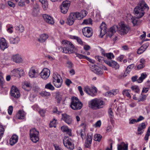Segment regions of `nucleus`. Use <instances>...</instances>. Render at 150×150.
<instances>
[{"label": "nucleus", "instance_id": "43", "mask_svg": "<svg viewBox=\"0 0 150 150\" xmlns=\"http://www.w3.org/2000/svg\"><path fill=\"white\" fill-rule=\"evenodd\" d=\"M104 56L106 57L108 59H111L112 58H114L115 57L113 53H111L105 54H104Z\"/></svg>", "mask_w": 150, "mask_h": 150}, {"label": "nucleus", "instance_id": "64", "mask_svg": "<svg viewBox=\"0 0 150 150\" xmlns=\"http://www.w3.org/2000/svg\"><path fill=\"white\" fill-rule=\"evenodd\" d=\"M112 93V91H108L106 93V95L108 96H114Z\"/></svg>", "mask_w": 150, "mask_h": 150}, {"label": "nucleus", "instance_id": "49", "mask_svg": "<svg viewBox=\"0 0 150 150\" xmlns=\"http://www.w3.org/2000/svg\"><path fill=\"white\" fill-rule=\"evenodd\" d=\"M56 120H54L52 121H51L50 122V127H56Z\"/></svg>", "mask_w": 150, "mask_h": 150}, {"label": "nucleus", "instance_id": "37", "mask_svg": "<svg viewBox=\"0 0 150 150\" xmlns=\"http://www.w3.org/2000/svg\"><path fill=\"white\" fill-rule=\"evenodd\" d=\"M62 96L61 95L58 93L57 94L55 99L58 104V105H59L60 103L62 100Z\"/></svg>", "mask_w": 150, "mask_h": 150}, {"label": "nucleus", "instance_id": "29", "mask_svg": "<svg viewBox=\"0 0 150 150\" xmlns=\"http://www.w3.org/2000/svg\"><path fill=\"white\" fill-rule=\"evenodd\" d=\"M9 40L11 44H16L19 42L20 38L18 36L14 37H11Z\"/></svg>", "mask_w": 150, "mask_h": 150}, {"label": "nucleus", "instance_id": "19", "mask_svg": "<svg viewBox=\"0 0 150 150\" xmlns=\"http://www.w3.org/2000/svg\"><path fill=\"white\" fill-rule=\"evenodd\" d=\"M24 73L23 70L21 68H18L14 69L12 71L11 73V74L12 76H17L19 75L21 76Z\"/></svg>", "mask_w": 150, "mask_h": 150}, {"label": "nucleus", "instance_id": "53", "mask_svg": "<svg viewBox=\"0 0 150 150\" xmlns=\"http://www.w3.org/2000/svg\"><path fill=\"white\" fill-rule=\"evenodd\" d=\"M46 112L45 109H40L39 110V112L42 117H44L45 115V113Z\"/></svg>", "mask_w": 150, "mask_h": 150}, {"label": "nucleus", "instance_id": "35", "mask_svg": "<svg viewBox=\"0 0 150 150\" xmlns=\"http://www.w3.org/2000/svg\"><path fill=\"white\" fill-rule=\"evenodd\" d=\"M77 133L78 135L80 136L83 139L85 138V133L84 131L82 129L77 131Z\"/></svg>", "mask_w": 150, "mask_h": 150}, {"label": "nucleus", "instance_id": "52", "mask_svg": "<svg viewBox=\"0 0 150 150\" xmlns=\"http://www.w3.org/2000/svg\"><path fill=\"white\" fill-rule=\"evenodd\" d=\"M134 67V64H131L129 65L127 67L126 71L127 72H129L131 69Z\"/></svg>", "mask_w": 150, "mask_h": 150}, {"label": "nucleus", "instance_id": "25", "mask_svg": "<svg viewBox=\"0 0 150 150\" xmlns=\"http://www.w3.org/2000/svg\"><path fill=\"white\" fill-rule=\"evenodd\" d=\"M32 14L34 16H37L39 12V6L38 3L35 1L34 2Z\"/></svg>", "mask_w": 150, "mask_h": 150}, {"label": "nucleus", "instance_id": "14", "mask_svg": "<svg viewBox=\"0 0 150 150\" xmlns=\"http://www.w3.org/2000/svg\"><path fill=\"white\" fill-rule=\"evenodd\" d=\"M93 138V134L92 133H90L87 134V138L86 140L84 146L86 148H89L91 145Z\"/></svg>", "mask_w": 150, "mask_h": 150}, {"label": "nucleus", "instance_id": "12", "mask_svg": "<svg viewBox=\"0 0 150 150\" xmlns=\"http://www.w3.org/2000/svg\"><path fill=\"white\" fill-rule=\"evenodd\" d=\"M82 32L83 35L87 38L91 37L93 33L92 29L90 27H85L82 30Z\"/></svg>", "mask_w": 150, "mask_h": 150}, {"label": "nucleus", "instance_id": "16", "mask_svg": "<svg viewBox=\"0 0 150 150\" xmlns=\"http://www.w3.org/2000/svg\"><path fill=\"white\" fill-rule=\"evenodd\" d=\"M90 68L91 70L97 75H100L103 74L101 69L97 66L96 65H90Z\"/></svg>", "mask_w": 150, "mask_h": 150}, {"label": "nucleus", "instance_id": "5", "mask_svg": "<svg viewBox=\"0 0 150 150\" xmlns=\"http://www.w3.org/2000/svg\"><path fill=\"white\" fill-rule=\"evenodd\" d=\"M62 82L61 76L57 73L53 74L52 83L56 87L59 88L61 87Z\"/></svg>", "mask_w": 150, "mask_h": 150}, {"label": "nucleus", "instance_id": "46", "mask_svg": "<svg viewBox=\"0 0 150 150\" xmlns=\"http://www.w3.org/2000/svg\"><path fill=\"white\" fill-rule=\"evenodd\" d=\"M68 9L69 8H68L67 7H64V6H60L61 12L63 13H66L67 12Z\"/></svg>", "mask_w": 150, "mask_h": 150}, {"label": "nucleus", "instance_id": "18", "mask_svg": "<svg viewBox=\"0 0 150 150\" xmlns=\"http://www.w3.org/2000/svg\"><path fill=\"white\" fill-rule=\"evenodd\" d=\"M50 71L48 69L45 68L40 73L41 77L43 79H47L50 75Z\"/></svg>", "mask_w": 150, "mask_h": 150}, {"label": "nucleus", "instance_id": "10", "mask_svg": "<svg viewBox=\"0 0 150 150\" xmlns=\"http://www.w3.org/2000/svg\"><path fill=\"white\" fill-rule=\"evenodd\" d=\"M39 73L38 69L35 67H33L30 69L29 75L31 78H36L37 77Z\"/></svg>", "mask_w": 150, "mask_h": 150}, {"label": "nucleus", "instance_id": "7", "mask_svg": "<svg viewBox=\"0 0 150 150\" xmlns=\"http://www.w3.org/2000/svg\"><path fill=\"white\" fill-rule=\"evenodd\" d=\"M83 90L87 94L93 96H96L97 94V89L93 86L91 87L86 86L84 87Z\"/></svg>", "mask_w": 150, "mask_h": 150}, {"label": "nucleus", "instance_id": "27", "mask_svg": "<svg viewBox=\"0 0 150 150\" xmlns=\"http://www.w3.org/2000/svg\"><path fill=\"white\" fill-rule=\"evenodd\" d=\"M149 45L148 42L146 43L141 46L138 50L137 53L138 54H141L143 53L147 48Z\"/></svg>", "mask_w": 150, "mask_h": 150}, {"label": "nucleus", "instance_id": "30", "mask_svg": "<svg viewBox=\"0 0 150 150\" xmlns=\"http://www.w3.org/2000/svg\"><path fill=\"white\" fill-rule=\"evenodd\" d=\"M25 115L26 113L24 111L20 110L17 113L16 116L19 119H23L24 118Z\"/></svg>", "mask_w": 150, "mask_h": 150}, {"label": "nucleus", "instance_id": "45", "mask_svg": "<svg viewBox=\"0 0 150 150\" xmlns=\"http://www.w3.org/2000/svg\"><path fill=\"white\" fill-rule=\"evenodd\" d=\"M131 88L133 91L135 92L138 93L140 91L139 89L138 86H134L131 87Z\"/></svg>", "mask_w": 150, "mask_h": 150}, {"label": "nucleus", "instance_id": "13", "mask_svg": "<svg viewBox=\"0 0 150 150\" xmlns=\"http://www.w3.org/2000/svg\"><path fill=\"white\" fill-rule=\"evenodd\" d=\"M62 119L68 125H71L73 122L71 117L66 113L62 114Z\"/></svg>", "mask_w": 150, "mask_h": 150}, {"label": "nucleus", "instance_id": "59", "mask_svg": "<svg viewBox=\"0 0 150 150\" xmlns=\"http://www.w3.org/2000/svg\"><path fill=\"white\" fill-rule=\"evenodd\" d=\"M76 13V15L77 16L76 18L78 20H81V19L83 18L82 16H81L80 12H76L75 13Z\"/></svg>", "mask_w": 150, "mask_h": 150}, {"label": "nucleus", "instance_id": "57", "mask_svg": "<svg viewBox=\"0 0 150 150\" xmlns=\"http://www.w3.org/2000/svg\"><path fill=\"white\" fill-rule=\"evenodd\" d=\"M69 129L67 126H63L61 128V130L63 132H66Z\"/></svg>", "mask_w": 150, "mask_h": 150}, {"label": "nucleus", "instance_id": "58", "mask_svg": "<svg viewBox=\"0 0 150 150\" xmlns=\"http://www.w3.org/2000/svg\"><path fill=\"white\" fill-rule=\"evenodd\" d=\"M13 110V107L11 105L9 107L8 109V112L9 115H11L12 114Z\"/></svg>", "mask_w": 150, "mask_h": 150}, {"label": "nucleus", "instance_id": "48", "mask_svg": "<svg viewBox=\"0 0 150 150\" xmlns=\"http://www.w3.org/2000/svg\"><path fill=\"white\" fill-rule=\"evenodd\" d=\"M146 96L145 95H143L141 93V97L138 99V101H143L146 99Z\"/></svg>", "mask_w": 150, "mask_h": 150}, {"label": "nucleus", "instance_id": "51", "mask_svg": "<svg viewBox=\"0 0 150 150\" xmlns=\"http://www.w3.org/2000/svg\"><path fill=\"white\" fill-rule=\"evenodd\" d=\"M4 129L3 126L0 125V139L2 137L4 132Z\"/></svg>", "mask_w": 150, "mask_h": 150}, {"label": "nucleus", "instance_id": "8", "mask_svg": "<svg viewBox=\"0 0 150 150\" xmlns=\"http://www.w3.org/2000/svg\"><path fill=\"white\" fill-rule=\"evenodd\" d=\"M39 132L35 128L30 130V136L31 140L34 143H36L39 139Z\"/></svg>", "mask_w": 150, "mask_h": 150}, {"label": "nucleus", "instance_id": "50", "mask_svg": "<svg viewBox=\"0 0 150 150\" xmlns=\"http://www.w3.org/2000/svg\"><path fill=\"white\" fill-rule=\"evenodd\" d=\"M41 95L42 96H48L50 95V93L49 92L43 91L41 93Z\"/></svg>", "mask_w": 150, "mask_h": 150}, {"label": "nucleus", "instance_id": "3", "mask_svg": "<svg viewBox=\"0 0 150 150\" xmlns=\"http://www.w3.org/2000/svg\"><path fill=\"white\" fill-rule=\"evenodd\" d=\"M105 103L103 100L98 98L93 99L88 103L89 107L93 110L100 108Z\"/></svg>", "mask_w": 150, "mask_h": 150}, {"label": "nucleus", "instance_id": "20", "mask_svg": "<svg viewBox=\"0 0 150 150\" xmlns=\"http://www.w3.org/2000/svg\"><path fill=\"white\" fill-rule=\"evenodd\" d=\"M11 60L17 63L22 62L23 59L20 55L18 54L13 55L11 58Z\"/></svg>", "mask_w": 150, "mask_h": 150}, {"label": "nucleus", "instance_id": "28", "mask_svg": "<svg viewBox=\"0 0 150 150\" xmlns=\"http://www.w3.org/2000/svg\"><path fill=\"white\" fill-rule=\"evenodd\" d=\"M118 27L116 25H115L111 27L108 31L109 36L110 37H112L117 31H118Z\"/></svg>", "mask_w": 150, "mask_h": 150}, {"label": "nucleus", "instance_id": "26", "mask_svg": "<svg viewBox=\"0 0 150 150\" xmlns=\"http://www.w3.org/2000/svg\"><path fill=\"white\" fill-rule=\"evenodd\" d=\"M18 137L16 134L13 135L10 139L9 143L11 146H13L17 142Z\"/></svg>", "mask_w": 150, "mask_h": 150}, {"label": "nucleus", "instance_id": "41", "mask_svg": "<svg viewBox=\"0 0 150 150\" xmlns=\"http://www.w3.org/2000/svg\"><path fill=\"white\" fill-rule=\"evenodd\" d=\"M4 79L2 73L0 71V87H2L4 83Z\"/></svg>", "mask_w": 150, "mask_h": 150}, {"label": "nucleus", "instance_id": "22", "mask_svg": "<svg viewBox=\"0 0 150 150\" xmlns=\"http://www.w3.org/2000/svg\"><path fill=\"white\" fill-rule=\"evenodd\" d=\"M8 47L6 40L4 38L0 39V48L3 50H4Z\"/></svg>", "mask_w": 150, "mask_h": 150}, {"label": "nucleus", "instance_id": "54", "mask_svg": "<svg viewBox=\"0 0 150 150\" xmlns=\"http://www.w3.org/2000/svg\"><path fill=\"white\" fill-rule=\"evenodd\" d=\"M101 122L100 120H99L95 124L93 125V126L96 127H100L101 125Z\"/></svg>", "mask_w": 150, "mask_h": 150}, {"label": "nucleus", "instance_id": "21", "mask_svg": "<svg viewBox=\"0 0 150 150\" xmlns=\"http://www.w3.org/2000/svg\"><path fill=\"white\" fill-rule=\"evenodd\" d=\"M76 15L75 13H70L68 19V23L69 25H72L74 23L75 20L76 18Z\"/></svg>", "mask_w": 150, "mask_h": 150}, {"label": "nucleus", "instance_id": "38", "mask_svg": "<svg viewBox=\"0 0 150 150\" xmlns=\"http://www.w3.org/2000/svg\"><path fill=\"white\" fill-rule=\"evenodd\" d=\"M45 88H46L52 91L54 89V88L50 83H49L45 86Z\"/></svg>", "mask_w": 150, "mask_h": 150}, {"label": "nucleus", "instance_id": "62", "mask_svg": "<svg viewBox=\"0 0 150 150\" xmlns=\"http://www.w3.org/2000/svg\"><path fill=\"white\" fill-rule=\"evenodd\" d=\"M96 59L99 62H101L103 59V58L101 57L97 56L95 57Z\"/></svg>", "mask_w": 150, "mask_h": 150}, {"label": "nucleus", "instance_id": "17", "mask_svg": "<svg viewBox=\"0 0 150 150\" xmlns=\"http://www.w3.org/2000/svg\"><path fill=\"white\" fill-rule=\"evenodd\" d=\"M42 17L46 23L51 25L54 23V21L53 18L50 15L44 14L43 15Z\"/></svg>", "mask_w": 150, "mask_h": 150}, {"label": "nucleus", "instance_id": "61", "mask_svg": "<svg viewBox=\"0 0 150 150\" xmlns=\"http://www.w3.org/2000/svg\"><path fill=\"white\" fill-rule=\"evenodd\" d=\"M8 4L9 6L11 7L14 8L15 6V4L13 3L11 1H8Z\"/></svg>", "mask_w": 150, "mask_h": 150}, {"label": "nucleus", "instance_id": "55", "mask_svg": "<svg viewBox=\"0 0 150 150\" xmlns=\"http://www.w3.org/2000/svg\"><path fill=\"white\" fill-rule=\"evenodd\" d=\"M18 5L20 6H23L25 5V1L24 0H20L18 2Z\"/></svg>", "mask_w": 150, "mask_h": 150}, {"label": "nucleus", "instance_id": "15", "mask_svg": "<svg viewBox=\"0 0 150 150\" xmlns=\"http://www.w3.org/2000/svg\"><path fill=\"white\" fill-rule=\"evenodd\" d=\"M104 62L106 64L115 69H117L119 68L120 65L119 64L114 60H105Z\"/></svg>", "mask_w": 150, "mask_h": 150}, {"label": "nucleus", "instance_id": "4", "mask_svg": "<svg viewBox=\"0 0 150 150\" xmlns=\"http://www.w3.org/2000/svg\"><path fill=\"white\" fill-rule=\"evenodd\" d=\"M83 104L78 98L73 97L71 99V103L70 105L71 108L74 110L80 109L82 107Z\"/></svg>", "mask_w": 150, "mask_h": 150}, {"label": "nucleus", "instance_id": "56", "mask_svg": "<svg viewBox=\"0 0 150 150\" xmlns=\"http://www.w3.org/2000/svg\"><path fill=\"white\" fill-rule=\"evenodd\" d=\"M80 14L82 16L83 18L86 16L87 14V12L85 10H82L80 12Z\"/></svg>", "mask_w": 150, "mask_h": 150}, {"label": "nucleus", "instance_id": "6", "mask_svg": "<svg viewBox=\"0 0 150 150\" xmlns=\"http://www.w3.org/2000/svg\"><path fill=\"white\" fill-rule=\"evenodd\" d=\"M118 33L121 35L127 34L130 30L129 26L124 24V22H121L119 24Z\"/></svg>", "mask_w": 150, "mask_h": 150}, {"label": "nucleus", "instance_id": "2", "mask_svg": "<svg viewBox=\"0 0 150 150\" xmlns=\"http://www.w3.org/2000/svg\"><path fill=\"white\" fill-rule=\"evenodd\" d=\"M62 44L64 47H63L61 46L58 47L60 51L63 53L69 54L73 53L74 52V46L71 42L64 40L62 41Z\"/></svg>", "mask_w": 150, "mask_h": 150}, {"label": "nucleus", "instance_id": "34", "mask_svg": "<svg viewBox=\"0 0 150 150\" xmlns=\"http://www.w3.org/2000/svg\"><path fill=\"white\" fill-rule=\"evenodd\" d=\"M15 28L16 30L20 32H23L24 30V27L22 24H20L18 26H16Z\"/></svg>", "mask_w": 150, "mask_h": 150}, {"label": "nucleus", "instance_id": "24", "mask_svg": "<svg viewBox=\"0 0 150 150\" xmlns=\"http://www.w3.org/2000/svg\"><path fill=\"white\" fill-rule=\"evenodd\" d=\"M146 125L144 122H142L139 124L138 127V133L137 134L141 135L143 133L144 129L146 128Z\"/></svg>", "mask_w": 150, "mask_h": 150}, {"label": "nucleus", "instance_id": "39", "mask_svg": "<svg viewBox=\"0 0 150 150\" xmlns=\"http://www.w3.org/2000/svg\"><path fill=\"white\" fill-rule=\"evenodd\" d=\"M70 5V2L68 1H66L63 2L61 6L69 8Z\"/></svg>", "mask_w": 150, "mask_h": 150}, {"label": "nucleus", "instance_id": "31", "mask_svg": "<svg viewBox=\"0 0 150 150\" xmlns=\"http://www.w3.org/2000/svg\"><path fill=\"white\" fill-rule=\"evenodd\" d=\"M49 36L46 34H42L40 36V38L38 39V41L40 42H45L48 38Z\"/></svg>", "mask_w": 150, "mask_h": 150}, {"label": "nucleus", "instance_id": "42", "mask_svg": "<svg viewBox=\"0 0 150 150\" xmlns=\"http://www.w3.org/2000/svg\"><path fill=\"white\" fill-rule=\"evenodd\" d=\"M92 20L90 18L85 19L82 23L83 24L89 25L92 24Z\"/></svg>", "mask_w": 150, "mask_h": 150}, {"label": "nucleus", "instance_id": "36", "mask_svg": "<svg viewBox=\"0 0 150 150\" xmlns=\"http://www.w3.org/2000/svg\"><path fill=\"white\" fill-rule=\"evenodd\" d=\"M102 138V136L99 134H95L94 136V140L98 142L100 141Z\"/></svg>", "mask_w": 150, "mask_h": 150}, {"label": "nucleus", "instance_id": "1", "mask_svg": "<svg viewBox=\"0 0 150 150\" xmlns=\"http://www.w3.org/2000/svg\"><path fill=\"white\" fill-rule=\"evenodd\" d=\"M149 9L148 6L145 1L141 0L134 8V12L136 15L137 18L134 17L130 14H127V18L133 23L134 26H137L139 24L138 19L141 18L145 12L149 10Z\"/></svg>", "mask_w": 150, "mask_h": 150}, {"label": "nucleus", "instance_id": "23", "mask_svg": "<svg viewBox=\"0 0 150 150\" xmlns=\"http://www.w3.org/2000/svg\"><path fill=\"white\" fill-rule=\"evenodd\" d=\"M100 34L102 36L104 35L107 33V30L106 24L105 23L102 22L100 27Z\"/></svg>", "mask_w": 150, "mask_h": 150}, {"label": "nucleus", "instance_id": "60", "mask_svg": "<svg viewBox=\"0 0 150 150\" xmlns=\"http://www.w3.org/2000/svg\"><path fill=\"white\" fill-rule=\"evenodd\" d=\"M126 72L127 73L126 71L124 73L121 74L118 76V78L120 79H122L124 78L127 76V75L126 74Z\"/></svg>", "mask_w": 150, "mask_h": 150}, {"label": "nucleus", "instance_id": "9", "mask_svg": "<svg viewBox=\"0 0 150 150\" xmlns=\"http://www.w3.org/2000/svg\"><path fill=\"white\" fill-rule=\"evenodd\" d=\"M64 145L68 149L73 150L74 148V145L72 143V139L67 137H65L63 140Z\"/></svg>", "mask_w": 150, "mask_h": 150}, {"label": "nucleus", "instance_id": "33", "mask_svg": "<svg viewBox=\"0 0 150 150\" xmlns=\"http://www.w3.org/2000/svg\"><path fill=\"white\" fill-rule=\"evenodd\" d=\"M42 4V8L44 10H46L48 7V2L47 0H39Z\"/></svg>", "mask_w": 150, "mask_h": 150}, {"label": "nucleus", "instance_id": "47", "mask_svg": "<svg viewBox=\"0 0 150 150\" xmlns=\"http://www.w3.org/2000/svg\"><path fill=\"white\" fill-rule=\"evenodd\" d=\"M73 38L76 40L77 42L79 44L81 45H82L83 44V41L80 38L77 36H73Z\"/></svg>", "mask_w": 150, "mask_h": 150}, {"label": "nucleus", "instance_id": "32", "mask_svg": "<svg viewBox=\"0 0 150 150\" xmlns=\"http://www.w3.org/2000/svg\"><path fill=\"white\" fill-rule=\"evenodd\" d=\"M128 149V145L125 144L124 142L121 144L117 145V150H127Z\"/></svg>", "mask_w": 150, "mask_h": 150}, {"label": "nucleus", "instance_id": "63", "mask_svg": "<svg viewBox=\"0 0 150 150\" xmlns=\"http://www.w3.org/2000/svg\"><path fill=\"white\" fill-rule=\"evenodd\" d=\"M76 56L79 57L80 59H86V56L80 54L78 53H76Z\"/></svg>", "mask_w": 150, "mask_h": 150}, {"label": "nucleus", "instance_id": "40", "mask_svg": "<svg viewBox=\"0 0 150 150\" xmlns=\"http://www.w3.org/2000/svg\"><path fill=\"white\" fill-rule=\"evenodd\" d=\"M108 114L109 117L111 121L113 119L114 117V115L113 112L111 108H110L108 110Z\"/></svg>", "mask_w": 150, "mask_h": 150}, {"label": "nucleus", "instance_id": "44", "mask_svg": "<svg viewBox=\"0 0 150 150\" xmlns=\"http://www.w3.org/2000/svg\"><path fill=\"white\" fill-rule=\"evenodd\" d=\"M129 90L125 89L122 92V94L124 96H126L127 97L130 98H131V96L129 92Z\"/></svg>", "mask_w": 150, "mask_h": 150}, {"label": "nucleus", "instance_id": "11", "mask_svg": "<svg viewBox=\"0 0 150 150\" xmlns=\"http://www.w3.org/2000/svg\"><path fill=\"white\" fill-rule=\"evenodd\" d=\"M11 96L15 98H19L20 96L18 89L15 86H12L11 91Z\"/></svg>", "mask_w": 150, "mask_h": 150}]
</instances>
